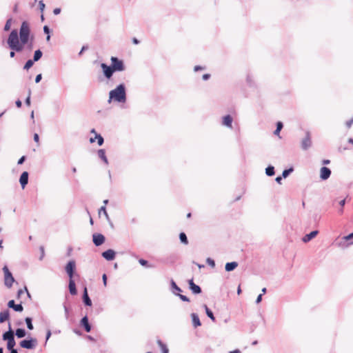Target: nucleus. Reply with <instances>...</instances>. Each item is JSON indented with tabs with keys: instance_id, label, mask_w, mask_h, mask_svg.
I'll list each match as a JSON object with an SVG mask.
<instances>
[{
	"instance_id": "obj_31",
	"label": "nucleus",
	"mask_w": 353,
	"mask_h": 353,
	"mask_svg": "<svg viewBox=\"0 0 353 353\" xmlns=\"http://www.w3.org/2000/svg\"><path fill=\"white\" fill-rule=\"evenodd\" d=\"M43 53L40 50H37L34 53L33 61H38L42 57Z\"/></svg>"
},
{
	"instance_id": "obj_43",
	"label": "nucleus",
	"mask_w": 353,
	"mask_h": 353,
	"mask_svg": "<svg viewBox=\"0 0 353 353\" xmlns=\"http://www.w3.org/2000/svg\"><path fill=\"white\" fill-rule=\"evenodd\" d=\"M30 94H31V91L30 90H29L28 91V95L27 97V98L26 99V101H25V103L27 105H30Z\"/></svg>"
},
{
	"instance_id": "obj_1",
	"label": "nucleus",
	"mask_w": 353,
	"mask_h": 353,
	"mask_svg": "<svg viewBox=\"0 0 353 353\" xmlns=\"http://www.w3.org/2000/svg\"><path fill=\"white\" fill-rule=\"evenodd\" d=\"M30 35V28L28 22L23 21L19 32L18 33L17 30H12L7 39V43L10 49L16 50L17 52H20L23 50V47L29 41V37Z\"/></svg>"
},
{
	"instance_id": "obj_22",
	"label": "nucleus",
	"mask_w": 353,
	"mask_h": 353,
	"mask_svg": "<svg viewBox=\"0 0 353 353\" xmlns=\"http://www.w3.org/2000/svg\"><path fill=\"white\" fill-rule=\"evenodd\" d=\"M10 317L9 310H6L0 312V323H3L8 320Z\"/></svg>"
},
{
	"instance_id": "obj_44",
	"label": "nucleus",
	"mask_w": 353,
	"mask_h": 353,
	"mask_svg": "<svg viewBox=\"0 0 353 353\" xmlns=\"http://www.w3.org/2000/svg\"><path fill=\"white\" fill-rule=\"evenodd\" d=\"M39 10H41V12H43L44 8H45V3H43V1H40L39 2Z\"/></svg>"
},
{
	"instance_id": "obj_13",
	"label": "nucleus",
	"mask_w": 353,
	"mask_h": 353,
	"mask_svg": "<svg viewBox=\"0 0 353 353\" xmlns=\"http://www.w3.org/2000/svg\"><path fill=\"white\" fill-rule=\"evenodd\" d=\"M8 306L10 308H12L16 312H22L23 310V307L21 303L15 304L14 300H10L8 303Z\"/></svg>"
},
{
	"instance_id": "obj_58",
	"label": "nucleus",
	"mask_w": 353,
	"mask_h": 353,
	"mask_svg": "<svg viewBox=\"0 0 353 353\" xmlns=\"http://www.w3.org/2000/svg\"><path fill=\"white\" fill-rule=\"evenodd\" d=\"M66 318L68 317L69 310L65 305H63Z\"/></svg>"
},
{
	"instance_id": "obj_52",
	"label": "nucleus",
	"mask_w": 353,
	"mask_h": 353,
	"mask_svg": "<svg viewBox=\"0 0 353 353\" xmlns=\"http://www.w3.org/2000/svg\"><path fill=\"white\" fill-rule=\"evenodd\" d=\"M60 12H61V8H57L54 9V10H53V13L55 15L59 14Z\"/></svg>"
},
{
	"instance_id": "obj_12",
	"label": "nucleus",
	"mask_w": 353,
	"mask_h": 353,
	"mask_svg": "<svg viewBox=\"0 0 353 353\" xmlns=\"http://www.w3.org/2000/svg\"><path fill=\"white\" fill-rule=\"evenodd\" d=\"M188 283H189V288L193 294H198L201 292V288L199 285H196L193 282L192 279L189 280Z\"/></svg>"
},
{
	"instance_id": "obj_60",
	"label": "nucleus",
	"mask_w": 353,
	"mask_h": 353,
	"mask_svg": "<svg viewBox=\"0 0 353 353\" xmlns=\"http://www.w3.org/2000/svg\"><path fill=\"white\" fill-rule=\"evenodd\" d=\"M261 300H262V294H259L256 298V303H259L261 301Z\"/></svg>"
},
{
	"instance_id": "obj_16",
	"label": "nucleus",
	"mask_w": 353,
	"mask_h": 353,
	"mask_svg": "<svg viewBox=\"0 0 353 353\" xmlns=\"http://www.w3.org/2000/svg\"><path fill=\"white\" fill-rule=\"evenodd\" d=\"M318 233H319L318 230H314V231L311 232L310 233L307 234L306 235H305L303 237L302 241L304 243H307L310 241H311L313 238H314L318 234Z\"/></svg>"
},
{
	"instance_id": "obj_45",
	"label": "nucleus",
	"mask_w": 353,
	"mask_h": 353,
	"mask_svg": "<svg viewBox=\"0 0 353 353\" xmlns=\"http://www.w3.org/2000/svg\"><path fill=\"white\" fill-rule=\"evenodd\" d=\"M353 124V117L349 121H346L345 125L347 128H350L352 125Z\"/></svg>"
},
{
	"instance_id": "obj_50",
	"label": "nucleus",
	"mask_w": 353,
	"mask_h": 353,
	"mask_svg": "<svg viewBox=\"0 0 353 353\" xmlns=\"http://www.w3.org/2000/svg\"><path fill=\"white\" fill-rule=\"evenodd\" d=\"M26 160V157L25 156H22L18 161V164L19 165H21L22 163H23V162L25 161Z\"/></svg>"
},
{
	"instance_id": "obj_42",
	"label": "nucleus",
	"mask_w": 353,
	"mask_h": 353,
	"mask_svg": "<svg viewBox=\"0 0 353 353\" xmlns=\"http://www.w3.org/2000/svg\"><path fill=\"white\" fill-rule=\"evenodd\" d=\"M101 212H103L104 215L106 216L107 219H109V216H108V214L106 211V209H105V206H102L100 209H99V213Z\"/></svg>"
},
{
	"instance_id": "obj_61",
	"label": "nucleus",
	"mask_w": 353,
	"mask_h": 353,
	"mask_svg": "<svg viewBox=\"0 0 353 353\" xmlns=\"http://www.w3.org/2000/svg\"><path fill=\"white\" fill-rule=\"evenodd\" d=\"M282 178H283V176H277L276 179H275V181L278 183H281V181L282 180Z\"/></svg>"
},
{
	"instance_id": "obj_51",
	"label": "nucleus",
	"mask_w": 353,
	"mask_h": 353,
	"mask_svg": "<svg viewBox=\"0 0 353 353\" xmlns=\"http://www.w3.org/2000/svg\"><path fill=\"white\" fill-rule=\"evenodd\" d=\"M51 331L48 330L46 333V343H47L48 340L50 339L51 336Z\"/></svg>"
},
{
	"instance_id": "obj_2",
	"label": "nucleus",
	"mask_w": 353,
	"mask_h": 353,
	"mask_svg": "<svg viewBox=\"0 0 353 353\" xmlns=\"http://www.w3.org/2000/svg\"><path fill=\"white\" fill-rule=\"evenodd\" d=\"M112 99L119 103H123L125 101L126 92L124 84H119L115 89L110 92L108 102L110 103Z\"/></svg>"
},
{
	"instance_id": "obj_40",
	"label": "nucleus",
	"mask_w": 353,
	"mask_h": 353,
	"mask_svg": "<svg viewBox=\"0 0 353 353\" xmlns=\"http://www.w3.org/2000/svg\"><path fill=\"white\" fill-rule=\"evenodd\" d=\"M39 250H40V252H41V256L39 257V260H42L45 256V250H44V247L43 245L40 246L39 247Z\"/></svg>"
},
{
	"instance_id": "obj_28",
	"label": "nucleus",
	"mask_w": 353,
	"mask_h": 353,
	"mask_svg": "<svg viewBox=\"0 0 353 353\" xmlns=\"http://www.w3.org/2000/svg\"><path fill=\"white\" fill-rule=\"evenodd\" d=\"M26 332L24 329H22V328H18L15 331V335L18 337V338H23L26 336Z\"/></svg>"
},
{
	"instance_id": "obj_18",
	"label": "nucleus",
	"mask_w": 353,
	"mask_h": 353,
	"mask_svg": "<svg viewBox=\"0 0 353 353\" xmlns=\"http://www.w3.org/2000/svg\"><path fill=\"white\" fill-rule=\"evenodd\" d=\"M83 301L84 304L85 305H87V306H91L92 305V301H91V299H90V297L88 296V290H87L86 288H85L84 290H83Z\"/></svg>"
},
{
	"instance_id": "obj_25",
	"label": "nucleus",
	"mask_w": 353,
	"mask_h": 353,
	"mask_svg": "<svg viewBox=\"0 0 353 353\" xmlns=\"http://www.w3.org/2000/svg\"><path fill=\"white\" fill-rule=\"evenodd\" d=\"M157 344H158L159 347H160L162 353H168L169 352V350H168L166 344L163 343L160 339L157 340Z\"/></svg>"
},
{
	"instance_id": "obj_41",
	"label": "nucleus",
	"mask_w": 353,
	"mask_h": 353,
	"mask_svg": "<svg viewBox=\"0 0 353 353\" xmlns=\"http://www.w3.org/2000/svg\"><path fill=\"white\" fill-rule=\"evenodd\" d=\"M208 264L209 265H210L212 268H214L215 267V262L213 259H210V258H208L207 260H206Z\"/></svg>"
},
{
	"instance_id": "obj_11",
	"label": "nucleus",
	"mask_w": 353,
	"mask_h": 353,
	"mask_svg": "<svg viewBox=\"0 0 353 353\" xmlns=\"http://www.w3.org/2000/svg\"><path fill=\"white\" fill-rule=\"evenodd\" d=\"M115 255L116 252L112 249H109L102 253V256L107 261L114 260L115 258Z\"/></svg>"
},
{
	"instance_id": "obj_17",
	"label": "nucleus",
	"mask_w": 353,
	"mask_h": 353,
	"mask_svg": "<svg viewBox=\"0 0 353 353\" xmlns=\"http://www.w3.org/2000/svg\"><path fill=\"white\" fill-rule=\"evenodd\" d=\"M69 291L72 295H76L77 293L76 284L73 279H69V284H68Z\"/></svg>"
},
{
	"instance_id": "obj_9",
	"label": "nucleus",
	"mask_w": 353,
	"mask_h": 353,
	"mask_svg": "<svg viewBox=\"0 0 353 353\" xmlns=\"http://www.w3.org/2000/svg\"><path fill=\"white\" fill-rule=\"evenodd\" d=\"M93 243L96 246H99L105 242V236L99 233H94L92 235Z\"/></svg>"
},
{
	"instance_id": "obj_55",
	"label": "nucleus",
	"mask_w": 353,
	"mask_h": 353,
	"mask_svg": "<svg viewBox=\"0 0 353 353\" xmlns=\"http://www.w3.org/2000/svg\"><path fill=\"white\" fill-rule=\"evenodd\" d=\"M43 32L46 33V34H49L50 33V28H48V26H45L43 27Z\"/></svg>"
},
{
	"instance_id": "obj_34",
	"label": "nucleus",
	"mask_w": 353,
	"mask_h": 353,
	"mask_svg": "<svg viewBox=\"0 0 353 353\" xmlns=\"http://www.w3.org/2000/svg\"><path fill=\"white\" fill-rule=\"evenodd\" d=\"M25 321L27 325L28 329H29L30 330H32L34 329V327L32 323V319L30 317H26Z\"/></svg>"
},
{
	"instance_id": "obj_37",
	"label": "nucleus",
	"mask_w": 353,
	"mask_h": 353,
	"mask_svg": "<svg viewBox=\"0 0 353 353\" xmlns=\"http://www.w3.org/2000/svg\"><path fill=\"white\" fill-rule=\"evenodd\" d=\"M11 23H12V18H10L7 20V21L5 24V26H4L5 31H8L10 29Z\"/></svg>"
},
{
	"instance_id": "obj_3",
	"label": "nucleus",
	"mask_w": 353,
	"mask_h": 353,
	"mask_svg": "<svg viewBox=\"0 0 353 353\" xmlns=\"http://www.w3.org/2000/svg\"><path fill=\"white\" fill-rule=\"evenodd\" d=\"M3 271L4 273V284L6 287L11 288L14 282L13 276L7 265H5L3 268Z\"/></svg>"
},
{
	"instance_id": "obj_14",
	"label": "nucleus",
	"mask_w": 353,
	"mask_h": 353,
	"mask_svg": "<svg viewBox=\"0 0 353 353\" xmlns=\"http://www.w3.org/2000/svg\"><path fill=\"white\" fill-rule=\"evenodd\" d=\"M19 182H20V184H21L22 188L23 189L28 183V172L25 171L21 174L20 179H19Z\"/></svg>"
},
{
	"instance_id": "obj_56",
	"label": "nucleus",
	"mask_w": 353,
	"mask_h": 353,
	"mask_svg": "<svg viewBox=\"0 0 353 353\" xmlns=\"http://www.w3.org/2000/svg\"><path fill=\"white\" fill-rule=\"evenodd\" d=\"M34 141L37 143H39V137L38 134H37V133H35L34 134Z\"/></svg>"
},
{
	"instance_id": "obj_4",
	"label": "nucleus",
	"mask_w": 353,
	"mask_h": 353,
	"mask_svg": "<svg viewBox=\"0 0 353 353\" xmlns=\"http://www.w3.org/2000/svg\"><path fill=\"white\" fill-rule=\"evenodd\" d=\"M111 66L112 67L114 72H121L125 70V67L122 60L119 59L117 57H112L111 59Z\"/></svg>"
},
{
	"instance_id": "obj_24",
	"label": "nucleus",
	"mask_w": 353,
	"mask_h": 353,
	"mask_svg": "<svg viewBox=\"0 0 353 353\" xmlns=\"http://www.w3.org/2000/svg\"><path fill=\"white\" fill-rule=\"evenodd\" d=\"M95 139H97V143L99 145H102L103 142H104V139L102 137V136L99 134H96V136L94 137V138H90V143H94Z\"/></svg>"
},
{
	"instance_id": "obj_35",
	"label": "nucleus",
	"mask_w": 353,
	"mask_h": 353,
	"mask_svg": "<svg viewBox=\"0 0 353 353\" xmlns=\"http://www.w3.org/2000/svg\"><path fill=\"white\" fill-rule=\"evenodd\" d=\"M34 62V61L32 59L28 60L23 66V69L26 70H29L33 65Z\"/></svg>"
},
{
	"instance_id": "obj_29",
	"label": "nucleus",
	"mask_w": 353,
	"mask_h": 353,
	"mask_svg": "<svg viewBox=\"0 0 353 353\" xmlns=\"http://www.w3.org/2000/svg\"><path fill=\"white\" fill-rule=\"evenodd\" d=\"M15 340L14 338H12V339H10V340L7 341V347L10 351H12V350H15L14 348L15 345Z\"/></svg>"
},
{
	"instance_id": "obj_49",
	"label": "nucleus",
	"mask_w": 353,
	"mask_h": 353,
	"mask_svg": "<svg viewBox=\"0 0 353 353\" xmlns=\"http://www.w3.org/2000/svg\"><path fill=\"white\" fill-rule=\"evenodd\" d=\"M32 40H33V37H32L31 41L30 42V43H27L28 44L27 47L30 51L32 49V47H33Z\"/></svg>"
},
{
	"instance_id": "obj_54",
	"label": "nucleus",
	"mask_w": 353,
	"mask_h": 353,
	"mask_svg": "<svg viewBox=\"0 0 353 353\" xmlns=\"http://www.w3.org/2000/svg\"><path fill=\"white\" fill-rule=\"evenodd\" d=\"M102 279H103V282L104 285H106V284H107V276H106L105 274H103Z\"/></svg>"
},
{
	"instance_id": "obj_10",
	"label": "nucleus",
	"mask_w": 353,
	"mask_h": 353,
	"mask_svg": "<svg viewBox=\"0 0 353 353\" xmlns=\"http://www.w3.org/2000/svg\"><path fill=\"white\" fill-rule=\"evenodd\" d=\"M331 170L327 167H322L320 170V178L325 181L330 178Z\"/></svg>"
},
{
	"instance_id": "obj_53",
	"label": "nucleus",
	"mask_w": 353,
	"mask_h": 353,
	"mask_svg": "<svg viewBox=\"0 0 353 353\" xmlns=\"http://www.w3.org/2000/svg\"><path fill=\"white\" fill-rule=\"evenodd\" d=\"M18 7H19V3H16L14 6V8H13V12L14 13H17L18 12Z\"/></svg>"
},
{
	"instance_id": "obj_32",
	"label": "nucleus",
	"mask_w": 353,
	"mask_h": 353,
	"mask_svg": "<svg viewBox=\"0 0 353 353\" xmlns=\"http://www.w3.org/2000/svg\"><path fill=\"white\" fill-rule=\"evenodd\" d=\"M283 123H282L281 121H278V122L276 123V130H274V134L275 135L279 136V134H280L281 130H282V128H283Z\"/></svg>"
},
{
	"instance_id": "obj_39",
	"label": "nucleus",
	"mask_w": 353,
	"mask_h": 353,
	"mask_svg": "<svg viewBox=\"0 0 353 353\" xmlns=\"http://www.w3.org/2000/svg\"><path fill=\"white\" fill-rule=\"evenodd\" d=\"M175 294L177 296H179V298L181 299V300H182L183 301H185V302H189L190 301L189 298H188L186 296L181 294H179V293H175Z\"/></svg>"
},
{
	"instance_id": "obj_33",
	"label": "nucleus",
	"mask_w": 353,
	"mask_h": 353,
	"mask_svg": "<svg viewBox=\"0 0 353 353\" xmlns=\"http://www.w3.org/2000/svg\"><path fill=\"white\" fill-rule=\"evenodd\" d=\"M179 239H180L181 242L185 245H187L188 243V240L187 236L184 232L180 233Z\"/></svg>"
},
{
	"instance_id": "obj_19",
	"label": "nucleus",
	"mask_w": 353,
	"mask_h": 353,
	"mask_svg": "<svg viewBox=\"0 0 353 353\" xmlns=\"http://www.w3.org/2000/svg\"><path fill=\"white\" fill-rule=\"evenodd\" d=\"M232 121H233L232 117L230 115L228 114V115L223 117V125H224L228 128H232Z\"/></svg>"
},
{
	"instance_id": "obj_57",
	"label": "nucleus",
	"mask_w": 353,
	"mask_h": 353,
	"mask_svg": "<svg viewBox=\"0 0 353 353\" xmlns=\"http://www.w3.org/2000/svg\"><path fill=\"white\" fill-rule=\"evenodd\" d=\"M15 104L17 108H21L22 105V103H21V100H19V99L16 101Z\"/></svg>"
},
{
	"instance_id": "obj_23",
	"label": "nucleus",
	"mask_w": 353,
	"mask_h": 353,
	"mask_svg": "<svg viewBox=\"0 0 353 353\" xmlns=\"http://www.w3.org/2000/svg\"><path fill=\"white\" fill-rule=\"evenodd\" d=\"M98 157L105 163V164H108V160L106 157V155H105V150L103 149H100L98 150Z\"/></svg>"
},
{
	"instance_id": "obj_62",
	"label": "nucleus",
	"mask_w": 353,
	"mask_h": 353,
	"mask_svg": "<svg viewBox=\"0 0 353 353\" xmlns=\"http://www.w3.org/2000/svg\"><path fill=\"white\" fill-rule=\"evenodd\" d=\"M23 292H23V290H21H21H18V292H17V297H18V298H19V297L21 296V295L22 294H23Z\"/></svg>"
},
{
	"instance_id": "obj_7",
	"label": "nucleus",
	"mask_w": 353,
	"mask_h": 353,
	"mask_svg": "<svg viewBox=\"0 0 353 353\" xmlns=\"http://www.w3.org/2000/svg\"><path fill=\"white\" fill-rule=\"evenodd\" d=\"M101 68L103 70L104 76L108 79H110L112 77L113 73L115 72L112 67L108 65L106 63H101Z\"/></svg>"
},
{
	"instance_id": "obj_59",
	"label": "nucleus",
	"mask_w": 353,
	"mask_h": 353,
	"mask_svg": "<svg viewBox=\"0 0 353 353\" xmlns=\"http://www.w3.org/2000/svg\"><path fill=\"white\" fill-rule=\"evenodd\" d=\"M210 74H203V77H202V78H203V79L204 81H206V80L209 79H210Z\"/></svg>"
},
{
	"instance_id": "obj_36",
	"label": "nucleus",
	"mask_w": 353,
	"mask_h": 353,
	"mask_svg": "<svg viewBox=\"0 0 353 353\" xmlns=\"http://www.w3.org/2000/svg\"><path fill=\"white\" fill-rule=\"evenodd\" d=\"M293 172V168H290L289 169L284 170L282 172V176L283 178H286L288 176V175Z\"/></svg>"
},
{
	"instance_id": "obj_20",
	"label": "nucleus",
	"mask_w": 353,
	"mask_h": 353,
	"mask_svg": "<svg viewBox=\"0 0 353 353\" xmlns=\"http://www.w3.org/2000/svg\"><path fill=\"white\" fill-rule=\"evenodd\" d=\"M238 266V263L236 261H232L230 263H227L225 266V271L231 272L233 271Z\"/></svg>"
},
{
	"instance_id": "obj_27",
	"label": "nucleus",
	"mask_w": 353,
	"mask_h": 353,
	"mask_svg": "<svg viewBox=\"0 0 353 353\" xmlns=\"http://www.w3.org/2000/svg\"><path fill=\"white\" fill-rule=\"evenodd\" d=\"M204 308H205V313L207 314V316L212 321H215L216 319L213 314V312L211 311L210 309L208 308V307L206 305H203Z\"/></svg>"
},
{
	"instance_id": "obj_46",
	"label": "nucleus",
	"mask_w": 353,
	"mask_h": 353,
	"mask_svg": "<svg viewBox=\"0 0 353 353\" xmlns=\"http://www.w3.org/2000/svg\"><path fill=\"white\" fill-rule=\"evenodd\" d=\"M42 79V76H41V74H39L36 76V78H35V82L37 83H39L40 81Z\"/></svg>"
},
{
	"instance_id": "obj_63",
	"label": "nucleus",
	"mask_w": 353,
	"mask_h": 353,
	"mask_svg": "<svg viewBox=\"0 0 353 353\" xmlns=\"http://www.w3.org/2000/svg\"><path fill=\"white\" fill-rule=\"evenodd\" d=\"M345 204V199H343L340 201L339 205L343 208Z\"/></svg>"
},
{
	"instance_id": "obj_5",
	"label": "nucleus",
	"mask_w": 353,
	"mask_h": 353,
	"mask_svg": "<svg viewBox=\"0 0 353 353\" xmlns=\"http://www.w3.org/2000/svg\"><path fill=\"white\" fill-rule=\"evenodd\" d=\"M37 345V340L34 338L30 339H25L20 342V346L23 348L32 350L34 349Z\"/></svg>"
},
{
	"instance_id": "obj_47",
	"label": "nucleus",
	"mask_w": 353,
	"mask_h": 353,
	"mask_svg": "<svg viewBox=\"0 0 353 353\" xmlns=\"http://www.w3.org/2000/svg\"><path fill=\"white\" fill-rule=\"evenodd\" d=\"M353 238V232L343 237L346 241H349Z\"/></svg>"
},
{
	"instance_id": "obj_48",
	"label": "nucleus",
	"mask_w": 353,
	"mask_h": 353,
	"mask_svg": "<svg viewBox=\"0 0 353 353\" xmlns=\"http://www.w3.org/2000/svg\"><path fill=\"white\" fill-rule=\"evenodd\" d=\"M139 263L143 265V266H145V265H148V261L145 259H139Z\"/></svg>"
},
{
	"instance_id": "obj_38",
	"label": "nucleus",
	"mask_w": 353,
	"mask_h": 353,
	"mask_svg": "<svg viewBox=\"0 0 353 353\" xmlns=\"http://www.w3.org/2000/svg\"><path fill=\"white\" fill-rule=\"evenodd\" d=\"M171 287L173 290H175L177 292H181V289L177 286L173 280H171Z\"/></svg>"
},
{
	"instance_id": "obj_15",
	"label": "nucleus",
	"mask_w": 353,
	"mask_h": 353,
	"mask_svg": "<svg viewBox=\"0 0 353 353\" xmlns=\"http://www.w3.org/2000/svg\"><path fill=\"white\" fill-rule=\"evenodd\" d=\"M81 325H82L87 332H90L91 325L89 323L88 318L87 316H83L81 320Z\"/></svg>"
},
{
	"instance_id": "obj_64",
	"label": "nucleus",
	"mask_w": 353,
	"mask_h": 353,
	"mask_svg": "<svg viewBox=\"0 0 353 353\" xmlns=\"http://www.w3.org/2000/svg\"><path fill=\"white\" fill-rule=\"evenodd\" d=\"M15 52H16V50H12V51L10 52V57L11 58L14 57V56H15Z\"/></svg>"
},
{
	"instance_id": "obj_21",
	"label": "nucleus",
	"mask_w": 353,
	"mask_h": 353,
	"mask_svg": "<svg viewBox=\"0 0 353 353\" xmlns=\"http://www.w3.org/2000/svg\"><path fill=\"white\" fill-rule=\"evenodd\" d=\"M191 317L192 320V324L194 327H199L201 325L199 316L196 314L192 313L191 314Z\"/></svg>"
},
{
	"instance_id": "obj_8",
	"label": "nucleus",
	"mask_w": 353,
	"mask_h": 353,
	"mask_svg": "<svg viewBox=\"0 0 353 353\" xmlns=\"http://www.w3.org/2000/svg\"><path fill=\"white\" fill-rule=\"evenodd\" d=\"M312 145L311 137L310 132L307 131L305 133V138L301 141V148L303 150H307Z\"/></svg>"
},
{
	"instance_id": "obj_26",
	"label": "nucleus",
	"mask_w": 353,
	"mask_h": 353,
	"mask_svg": "<svg viewBox=\"0 0 353 353\" xmlns=\"http://www.w3.org/2000/svg\"><path fill=\"white\" fill-rule=\"evenodd\" d=\"M14 332L10 329L8 331L6 332L3 334V339L5 341H8L12 339V338H14Z\"/></svg>"
},
{
	"instance_id": "obj_6",
	"label": "nucleus",
	"mask_w": 353,
	"mask_h": 353,
	"mask_svg": "<svg viewBox=\"0 0 353 353\" xmlns=\"http://www.w3.org/2000/svg\"><path fill=\"white\" fill-rule=\"evenodd\" d=\"M76 270V263L74 260L70 261L65 267V270L69 279H73L74 271Z\"/></svg>"
},
{
	"instance_id": "obj_30",
	"label": "nucleus",
	"mask_w": 353,
	"mask_h": 353,
	"mask_svg": "<svg viewBox=\"0 0 353 353\" xmlns=\"http://www.w3.org/2000/svg\"><path fill=\"white\" fill-rule=\"evenodd\" d=\"M265 174L268 176H272L273 175H274L275 174V172H274V166L272 165H269L265 169Z\"/></svg>"
}]
</instances>
